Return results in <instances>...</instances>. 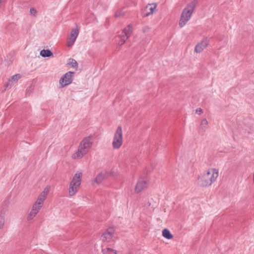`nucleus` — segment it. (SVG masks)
<instances>
[{
  "mask_svg": "<svg viewBox=\"0 0 254 254\" xmlns=\"http://www.w3.org/2000/svg\"><path fill=\"white\" fill-rule=\"evenodd\" d=\"M218 177V170L215 168L209 169L197 178V184L202 187L211 185Z\"/></svg>",
  "mask_w": 254,
  "mask_h": 254,
  "instance_id": "obj_1",
  "label": "nucleus"
},
{
  "mask_svg": "<svg viewBox=\"0 0 254 254\" xmlns=\"http://www.w3.org/2000/svg\"><path fill=\"white\" fill-rule=\"evenodd\" d=\"M93 144L91 135L84 137L80 143L77 151L72 156L73 159H81L86 154Z\"/></svg>",
  "mask_w": 254,
  "mask_h": 254,
  "instance_id": "obj_2",
  "label": "nucleus"
},
{
  "mask_svg": "<svg viewBox=\"0 0 254 254\" xmlns=\"http://www.w3.org/2000/svg\"><path fill=\"white\" fill-rule=\"evenodd\" d=\"M196 2L195 0L191 1L183 10L179 21V26L181 27H184L190 20L195 7Z\"/></svg>",
  "mask_w": 254,
  "mask_h": 254,
  "instance_id": "obj_3",
  "label": "nucleus"
},
{
  "mask_svg": "<svg viewBox=\"0 0 254 254\" xmlns=\"http://www.w3.org/2000/svg\"><path fill=\"white\" fill-rule=\"evenodd\" d=\"M82 175V172H77L73 177L69 185L68 194L70 196H74L77 192L81 185Z\"/></svg>",
  "mask_w": 254,
  "mask_h": 254,
  "instance_id": "obj_4",
  "label": "nucleus"
},
{
  "mask_svg": "<svg viewBox=\"0 0 254 254\" xmlns=\"http://www.w3.org/2000/svg\"><path fill=\"white\" fill-rule=\"evenodd\" d=\"M50 191V187H47L38 196L36 201L33 204L32 210L38 213L42 207L44 201L46 199Z\"/></svg>",
  "mask_w": 254,
  "mask_h": 254,
  "instance_id": "obj_5",
  "label": "nucleus"
},
{
  "mask_svg": "<svg viewBox=\"0 0 254 254\" xmlns=\"http://www.w3.org/2000/svg\"><path fill=\"white\" fill-rule=\"evenodd\" d=\"M123 143V130L121 126H119L114 134L112 142V147L114 149H119Z\"/></svg>",
  "mask_w": 254,
  "mask_h": 254,
  "instance_id": "obj_6",
  "label": "nucleus"
},
{
  "mask_svg": "<svg viewBox=\"0 0 254 254\" xmlns=\"http://www.w3.org/2000/svg\"><path fill=\"white\" fill-rule=\"evenodd\" d=\"M115 233L114 227H109L106 229L101 236V240L103 242L110 243L113 242V237Z\"/></svg>",
  "mask_w": 254,
  "mask_h": 254,
  "instance_id": "obj_7",
  "label": "nucleus"
},
{
  "mask_svg": "<svg viewBox=\"0 0 254 254\" xmlns=\"http://www.w3.org/2000/svg\"><path fill=\"white\" fill-rule=\"evenodd\" d=\"M74 73L73 72L68 71L61 78L60 83L62 87L68 85L72 82Z\"/></svg>",
  "mask_w": 254,
  "mask_h": 254,
  "instance_id": "obj_8",
  "label": "nucleus"
},
{
  "mask_svg": "<svg viewBox=\"0 0 254 254\" xmlns=\"http://www.w3.org/2000/svg\"><path fill=\"white\" fill-rule=\"evenodd\" d=\"M209 39L207 38H204L200 42L198 43L195 47L194 52L196 53L202 52L208 45Z\"/></svg>",
  "mask_w": 254,
  "mask_h": 254,
  "instance_id": "obj_9",
  "label": "nucleus"
},
{
  "mask_svg": "<svg viewBox=\"0 0 254 254\" xmlns=\"http://www.w3.org/2000/svg\"><path fill=\"white\" fill-rule=\"evenodd\" d=\"M108 172L106 171H103L98 173L95 178L92 181L93 185L96 184L99 185L102 183L103 180L107 177Z\"/></svg>",
  "mask_w": 254,
  "mask_h": 254,
  "instance_id": "obj_10",
  "label": "nucleus"
},
{
  "mask_svg": "<svg viewBox=\"0 0 254 254\" xmlns=\"http://www.w3.org/2000/svg\"><path fill=\"white\" fill-rule=\"evenodd\" d=\"M79 34V31L77 29H73L71 31L68 40L67 42V46L71 47L74 43Z\"/></svg>",
  "mask_w": 254,
  "mask_h": 254,
  "instance_id": "obj_11",
  "label": "nucleus"
},
{
  "mask_svg": "<svg viewBox=\"0 0 254 254\" xmlns=\"http://www.w3.org/2000/svg\"><path fill=\"white\" fill-rule=\"evenodd\" d=\"M147 187V182L144 178H140L138 180L135 188V191L136 193L141 192Z\"/></svg>",
  "mask_w": 254,
  "mask_h": 254,
  "instance_id": "obj_12",
  "label": "nucleus"
},
{
  "mask_svg": "<svg viewBox=\"0 0 254 254\" xmlns=\"http://www.w3.org/2000/svg\"><path fill=\"white\" fill-rule=\"evenodd\" d=\"M156 7L157 4L155 3L148 4L146 6L144 10L146 12L143 13L144 16H148L152 14Z\"/></svg>",
  "mask_w": 254,
  "mask_h": 254,
  "instance_id": "obj_13",
  "label": "nucleus"
},
{
  "mask_svg": "<svg viewBox=\"0 0 254 254\" xmlns=\"http://www.w3.org/2000/svg\"><path fill=\"white\" fill-rule=\"evenodd\" d=\"M21 77V75L20 74H16L10 77L6 85V87L7 88H10L13 85V83L17 82Z\"/></svg>",
  "mask_w": 254,
  "mask_h": 254,
  "instance_id": "obj_14",
  "label": "nucleus"
},
{
  "mask_svg": "<svg viewBox=\"0 0 254 254\" xmlns=\"http://www.w3.org/2000/svg\"><path fill=\"white\" fill-rule=\"evenodd\" d=\"M132 32V26L131 25H128L126 28H124L122 34H121L123 36L127 39L131 35Z\"/></svg>",
  "mask_w": 254,
  "mask_h": 254,
  "instance_id": "obj_15",
  "label": "nucleus"
},
{
  "mask_svg": "<svg viewBox=\"0 0 254 254\" xmlns=\"http://www.w3.org/2000/svg\"><path fill=\"white\" fill-rule=\"evenodd\" d=\"M40 55L43 57H50L53 56V53L49 50H42L40 52Z\"/></svg>",
  "mask_w": 254,
  "mask_h": 254,
  "instance_id": "obj_16",
  "label": "nucleus"
},
{
  "mask_svg": "<svg viewBox=\"0 0 254 254\" xmlns=\"http://www.w3.org/2000/svg\"><path fill=\"white\" fill-rule=\"evenodd\" d=\"M102 252L103 254H117V251L110 248L102 249Z\"/></svg>",
  "mask_w": 254,
  "mask_h": 254,
  "instance_id": "obj_17",
  "label": "nucleus"
},
{
  "mask_svg": "<svg viewBox=\"0 0 254 254\" xmlns=\"http://www.w3.org/2000/svg\"><path fill=\"white\" fill-rule=\"evenodd\" d=\"M162 235L164 237L168 239H171L173 238V235L170 233V231L167 229H164L162 231Z\"/></svg>",
  "mask_w": 254,
  "mask_h": 254,
  "instance_id": "obj_18",
  "label": "nucleus"
},
{
  "mask_svg": "<svg viewBox=\"0 0 254 254\" xmlns=\"http://www.w3.org/2000/svg\"><path fill=\"white\" fill-rule=\"evenodd\" d=\"M208 123L206 119H203L200 123V128L203 131H205L208 127Z\"/></svg>",
  "mask_w": 254,
  "mask_h": 254,
  "instance_id": "obj_19",
  "label": "nucleus"
},
{
  "mask_svg": "<svg viewBox=\"0 0 254 254\" xmlns=\"http://www.w3.org/2000/svg\"><path fill=\"white\" fill-rule=\"evenodd\" d=\"M37 214L36 212L32 210V209L27 215V219L28 221L32 220Z\"/></svg>",
  "mask_w": 254,
  "mask_h": 254,
  "instance_id": "obj_20",
  "label": "nucleus"
},
{
  "mask_svg": "<svg viewBox=\"0 0 254 254\" xmlns=\"http://www.w3.org/2000/svg\"><path fill=\"white\" fill-rule=\"evenodd\" d=\"M68 64L74 68H77L78 67V64L77 62L73 59H69V62L68 63Z\"/></svg>",
  "mask_w": 254,
  "mask_h": 254,
  "instance_id": "obj_21",
  "label": "nucleus"
},
{
  "mask_svg": "<svg viewBox=\"0 0 254 254\" xmlns=\"http://www.w3.org/2000/svg\"><path fill=\"white\" fill-rule=\"evenodd\" d=\"M120 37L121 40L118 42V45L121 46L123 45L127 39L121 35H120Z\"/></svg>",
  "mask_w": 254,
  "mask_h": 254,
  "instance_id": "obj_22",
  "label": "nucleus"
},
{
  "mask_svg": "<svg viewBox=\"0 0 254 254\" xmlns=\"http://www.w3.org/2000/svg\"><path fill=\"white\" fill-rule=\"evenodd\" d=\"M4 217L3 215H0V229H2L4 225Z\"/></svg>",
  "mask_w": 254,
  "mask_h": 254,
  "instance_id": "obj_23",
  "label": "nucleus"
},
{
  "mask_svg": "<svg viewBox=\"0 0 254 254\" xmlns=\"http://www.w3.org/2000/svg\"><path fill=\"white\" fill-rule=\"evenodd\" d=\"M30 14L33 16H36L37 13V10L34 8H31L30 9Z\"/></svg>",
  "mask_w": 254,
  "mask_h": 254,
  "instance_id": "obj_24",
  "label": "nucleus"
},
{
  "mask_svg": "<svg viewBox=\"0 0 254 254\" xmlns=\"http://www.w3.org/2000/svg\"><path fill=\"white\" fill-rule=\"evenodd\" d=\"M123 14L122 13L121 11H117L115 13V16L116 17H119V16H120L121 15H122Z\"/></svg>",
  "mask_w": 254,
  "mask_h": 254,
  "instance_id": "obj_25",
  "label": "nucleus"
},
{
  "mask_svg": "<svg viewBox=\"0 0 254 254\" xmlns=\"http://www.w3.org/2000/svg\"><path fill=\"white\" fill-rule=\"evenodd\" d=\"M196 113L201 114L202 113V110L201 108H198L196 110Z\"/></svg>",
  "mask_w": 254,
  "mask_h": 254,
  "instance_id": "obj_26",
  "label": "nucleus"
},
{
  "mask_svg": "<svg viewBox=\"0 0 254 254\" xmlns=\"http://www.w3.org/2000/svg\"><path fill=\"white\" fill-rule=\"evenodd\" d=\"M13 26H14V25L13 24H10L9 25V26L8 27V28H8V29H9V28H10V27H13Z\"/></svg>",
  "mask_w": 254,
  "mask_h": 254,
  "instance_id": "obj_27",
  "label": "nucleus"
},
{
  "mask_svg": "<svg viewBox=\"0 0 254 254\" xmlns=\"http://www.w3.org/2000/svg\"><path fill=\"white\" fill-rule=\"evenodd\" d=\"M132 254L131 253H129L128 254Z\"/></svg>",
  "mask_w": 254,
  "mask_h": 254,
  "instance_id": "obj_28",
  "label": "nucleus"
}]
</instances>
